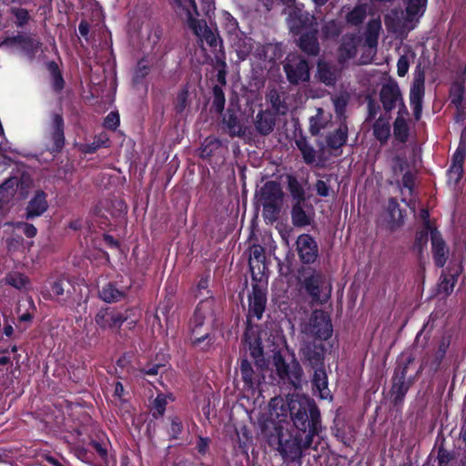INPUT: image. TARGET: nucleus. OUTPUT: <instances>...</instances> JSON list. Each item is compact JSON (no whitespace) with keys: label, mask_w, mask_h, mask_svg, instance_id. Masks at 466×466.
Returning <instances> with one entry per match:
<instances>
[{"label":"nucleus","mask_w":466,"mask_h":466,"mask_svg":"<svg viewBox=\"0 0 466 466\" xmlns=\"http://www.w3.org/2000/svg\"><path fill=\"white\" fill-rule=\"evenodd\" d=\"M176 15L187 25L201 42H206L210 47L220 46L219 37L208 26L206 18L215 10L214 0H168Z\"/></svg>","instance_id":"1"},{"label":"nucleus","mask_w":466,"mask_h":466,"mask_svg":"<svg viewBox=\"0 0 466 466\" xmlns=\"http://www.w3.org/2000/svg\"><path fill=\"white\" fill-rule=\"evenodd\" d=\"M288 406L294 427L306 433L305 446H311L313 438L322 430L318 406L313 400L303 395L291 396Z\"/></svg>","instance_id":"2"},{"label":"nucleus","mask_w":466,"mask_h":466,"mask_svg":"<svg viewBox=\"0 0 466 466\" xmlns=\"http://www.w3.org/2000/svg\"><path fill=\"white\" fill-rule=\"evenodd\" d=\"M267 298L263 288L256 284L252 287V292L248 295V314L247 318L248 327L244 334L245 347L250 352L257 363L263 360V349L261 345V334L258 327L251 325L252 318L260 319L265 310Z\"/></svg>","instance_id":"3"},{"label":"nucleus","mask_w":466,"mask_h":466,"mask_svg":"<svg viewBox=\"0 0 466 466\" xmlns=\"http://www.w3.org/2000/svg\"><path fill=\"white\" fill-rule=\"evenodd\" d=\"M213 318V308L211 300L201 301L193 315L190 322L191 340L195 347L201 350H208L212 342L209 334L210 325Z\"/></svg>","instance_id":"4"},{"label":"nucleus","mask_w":466,"mask_h":466,"mask_svg":"<svg viewBox=\"0 0 466 466\" xmlns=\"http://www.w3.org/2000/svg\"><path fill=\"white\" fill-rule=\"evenodd\" d=\"M276 434L268 438L269 445H278V451L283 458L284 462L289 466H301V459L303 457V450H307L311 446H305V438L300 433L290 436L284 441H281L279 431L275 428Z\"/></svg>","instance_id":"5"},{"label":"nucleus","mask_w":466,"mask_h":466,"mask_svg":"<svg viewBox=\"0 0 466 466\" xmlns=\"http://www.w3.org/2000/svg\"><path fill=\"white\" fill-rule=\"evenodd\" d=\"M283 193L280 185L275 181H268L260 188L258 201L263 207V218L274 222L277 220L282 204Z\"/></svg>","instance_id":"6"},{"label":"nucleus","mask_w":466,"mask_h":466,"mask_svg":"<svg viewBox=\"0 0 466 466\" xmlns=\"http://www.w3.org/2000/svg\"><path fill=\"white\" fill-rule=\"evenodd\" d=\"M287 5V23L293 34L299 35L316 27V18L304 9L303 4L288 0Z\"/></svg>","instance_id":"7"},{"label":"nucleus","mask_w":466,"mask_h":466,"mask_svg":"<svg viewBox=\"0 0 466 466\" xmlns=\"http://www.w3.org/2000/svg\"><path fill=\"white\" fill-rule=\"evenodd\" d=\"M412 361L413 359L409 357L405 361H400L395 369L394 375L392 377V387L390 390L394 405H399L402 402L412 383L410 379H407V370Z\"/></svg>","instance_id":"8"},{"label":"nucleus","mask_w":466,"mask_h":466,"mask_svg":"<svg viewBox=\"0 0 466 466\" xmlns=\"http://www.w3.org/2000/svg\"><path fill=\"white\" fill-rule=\"evenodd\" d=\"M384 24L389 32L405 35L416 27L418 21L410 17L406 10L392 8L384 15Z\"/></svg>","instance_id":"9"},{"label":"nucleus","mask_w":466,"mask_h":466,"mask_svg":"<svg viewBox=\"0 0 466 466\" xmlns=\"http://www.w3.org/2000/svg\"><path fill=\"white\" fill-rule=\"evenodd\" d=\"M332 325L329 315L323 310H315L311 314L303 332L320 340H327L332 335Z\"/></svg>","instance_id":"10"},{"label":"nucleus","mask_w":466,"mask_h":466,"mask_svg":"<svg viewBox=\"0 0 466 466\" xmlns=\"http://www.w3.org/2000/svg\"><path fill=\"white\" fill-rule=\"evenodd\" d=\"M304 287L313 300L325 303L330 297L331 285L324 275L319 272H312L304 279Z\"/></svg>","instance_id":"11"},{"label":"nucleus","mask_w":466,"mask_h":466,"mask_svg":"<svg viewBox=\"0 0 466 466\" xmlns=\"http://www.w3.org/2000/svg\"><path fill=\"white\" fill-rule=\"evenodd\" d=\"M283 67L287 78L291 84L298 85L309 80L308 62L298 55H289Z\"/></svg>","instance_id":"12"},{"label":"nucleus","mask_w":466,"mask_h":466,"mask_svg":"<svg viewBox=\"0 0 466 466\" xmlns=\"http://www.w3.org/2000/svg\"><path fill=\"white\" fill-rule=\"evenodd\" d=\"M273 364L281 380H288L294 387H298L302 371L297 362H294L290 366L285 361L283 356L279 352H277L273 355Z\"/></svg>","instance_id":"13"},{"label":"nucleus","mask_w":466,"mask_h":466,"mask_svg":"<svg viewBox=\"0 0 466 466\" xmlns=\"http://www.w3.org/2000/svg\"><path fill=\"white\" fill-rule=\"evenodd\" d=\"M424 91V72L417 69L410 91V106L416 120H419L421 116Z\"/></svg>","instance_id":"14"},{"label":"nucleus","mask_w":466,"mask_h":466,"mask_svg":"<svg viewBox=\"0 0 466 466\" xmlns=\"http://www.w3.org/2000/svg\"><path fill=\"white\" fill-rule=\"evenodd\" d=\"M128 316L112 308L101 309L95 317L96 325L103 329H119Z\"/></svg>","instance_id":"15"},{"label":"nucleus","mask_w":466,"mask_h":466,"mask_svg":"<svg viewBox=\"0 0 466 466\" xmlns=\"http://www.w3.org/2000/svg\"><path fill=\"white\" fill-rule=\"evenodd\" d=\"M296 245L298 255L303 263L309 264L316 260L319 249L316 241L309 234L299 236Z\"/></svg>","instance_id":"16"},{"label":"nucleus","mask_w":466,"mask_h":466,"mask_svg":"<svg viewBox=\"0 0 466 466\" xmlns=\"http://www.w3.org/2000/svg\"><path fill=\"white\" fill-rule=\"evenodd\" d=\"M299 352L303 361L308 362L312 369L323 367L325 349L322 344L305 342Z\"/></svg>","instance_id":"17"},{"label":"nucleus","mask_w":466,"mask_h":466,"mask_svg":"<svg viewBox=\"0 0 466 466\" xmlns=\"http://www.w3.org/2000/svg\"><path fill=\"white\" fill-rule=\"evenodd\" d=\"M47 138L50 140L48 149L51 151H59L65 144L64 137V120L62 116L54 114L52 121L47 131Z\"/></svg>","instance_id":"18"},{"label":"nucleus","mask_w":466,"mask_h":466,"mask_svg":"<svg viewBox=\"0 0 466 466\" xmlns=\"http://www.w3.org/2000/svg\"><path fill=\"white\" fill-rule=\"evenodd\" d=\"M431 253L435 265L442 268L449 258V248L437 229L431 231Z\"/></svg>","instance_id":"19"},{"label":"nucleus","mask_w":466,"mask_h":466,"mask_svg":"<svg viewBox=\"0 0 466 466\" xmlns=\"http://www.w3.org/2000/svg\"><path fill=\"white\" fill-rule=\"evenodd\" d=\"M380 100L386 112L393 110L402 100L400 90L397 84H385L380 92Z\"/></svg>","instance_id":"20"},{"label":"nucleus","mask_w":466,"mask_h":466,"mask_svg":"<svg viewBox=\"0 0 466 466\" xmlns=\"http://www.w3.org/2000/svg\"><path fill=\"white\" fill-rule=\"evenodd\" d=\"M239 371L244 382L245 390H255V388L261 383L262 380H264V376H262L258 370H255L247 360H241Z\"/></svg>","instance_id":"21"},{"label":"nucleus","mask_w":466,"mask_h":466,"mask_svg":"<svg viewBox=\"0 0 466 466\" xmlns=\"http://www.w3.org/2000/svg\"><path fill=\"white\" fill-rule=\"evenodd\" d=\"M48 208L46 194L43 190H38L28 202L25 208V218L32 219L40 217Z\"/></svg>","instance_id":"22"},{"label":"nucleus","mask_w":466,"mask_h":466,"mask_svg":"<svg viewBox=\"0 0 466 466\" xmlns=\"http://www.w3.org/2000/svg\"><path fill=\"white\" fill-rule=\"evenodd\" d=\"M466 157V148L459 146L452 156L451 165L448 170L450 181L457 183L461 180L463 174V163Z\"/></svg>","instance_id":"23"},{"label":"nucleus","mask_w":466,"mask_h":466,"mask_svg":"<svg viewBox=\"0 0 466 466\" xmlns=\"http://www.w3.org/2000/svg\"><path fill=\"white\" fill-rule=\"evenodd\" d=\"M317 28H312L304 33L299 39V46L300 49L310 56L318 55L319 51V46L317 38Z\"/></svg>","instance_id":"24"},{"label":"nucleus","mask_w":466,"mask_h":466,"mask_svg":"<svg viewBox=\"0 0 466 466\" xmlns=\"http://www.w3.org/2000/svg\"><path fill=\"white\" fill-rule=\"evenodd\" d=\"M328 376L323 367L314 369L312 378L313 390L321 399H328L330 397V390H329Z\"/></svg>","instance_id":"25"},{"label":"nucleus","mask_w":466,"mask_h":466,"mask_svg":"<svg viewBox=\"0 0 466 466\" xmlns=\"http://www.w3.org/2000/svg\"><path fill=\"white\" fill-rule=\"evenodd\" d=\"M317 76L326 86H334L339 76V70L335 66L319 62Z\"/></svg>","instance_id":"26"},{"label":"nucleus","mask_w":466,"mask_h":466,"mask_svg":"<svg viewBox=\"0 0 466 466\" xmlns=\"http://www.w3.org/2000/svg\"><path fill=\"white\" fill-rule=\"evenodd\" d=\"M4 281L5 284L12 286L20 291H28L32 289L28 277L18 271L8 272L5 276Z\"/></svg>","instance_id":"27"},{"label":"nucleus","mask_w":466,"mask_h":466,"mask_svg":"<svg viewBox=\"0 0 466 466\" xmlns=\"http://www.w3.org/2000/svg\"><path fill=\"white\" fill-rule=\"evenodd\" d=\"M330 115L322 108L317 109V114L309 118V132L313 136H318L320 131L327 127L330 122Z\"/></svg>","instance_id":"28"},{"label":"nucleus","mask_w":466,"mask_h":466,"mask_svg":"<svg viewBox=\"0 0 466 466\" xmlns=\"http://www.w3.org/2000/svg\"><path fill=\"white\" fill-rule=\"evenodd\" d=\"M275 126V117L268 111H261L256 116L255 127L261 135L269 134Z\"/></svg>","instance_id":"29"},{"label":"nucleus","mask_w":466,"mask_h":466,"mask_svg":"<svg viewBox=\"0 0 466 466\" xmlns=\"http://www.w3.org/2000/svg\"><path fill=\"white\" fill-rule=\"evenodd\" d=\"M387 216V220L391 229H395L402 225V211L400 210L398 202L393 198H390L388 202Z\"/></svg>","instance_id":"30"},{"label":"nucleus","mask_w":466,"mask_h":466,"mask_svg":"<svg viewBox=\"0 0 466 466\" xmlns=\"http://www.w3.org/2000/svg\"><path fill=\"white\" fill-rule=\"evenodd\" d=\"M380 30L381 22L380 19H372L368 23L365 33V44L369 47L376 48Z\"/></svg>","instance_id":"31"},{"label":"nucleus","mask_w":466,"mask_h":466,"mask_svg":"<svg viewBox=\"0 0 466 466\" xmlns=\"http://www.w3.org/2000/svg\"><path fill=\"white\" fill-rule=\"evenodd\" d=\"M125 292L119 290L114 284L107 283L99 290V298L107 303L117 302L125 298Z\"/></svg>","instance_id":"32"},{"label":"nucleus","mask_w":466,"mask_h":466,"mask_svg":"<svg viewBox=\"0 0 466 466\" xmlns=\"http://www.w3.org/2000/svg\"><path fill=\"white\" fill-rule=\"evenodd\" d=\"M373 134L380 143H386L390 136V120L379 117L373 125Z\"/></svg>","instance_id":"33"},{"label":"nucleus","mask_w":466,"mask_h":466,"mask_svg":"<svg viewBox=\"0 0 466 466\" xmlns=\"http://www.w3.org/2000/svg\"><path fill=\"white\" fill-rule=\"evenodd\" d=\"M348 128L346 126H340L335 132L327 137V144L332 149L340 148L347 141Z\"/></svg>","instance_id":"34"},{"label":"nucleus","mask_w":466,"mask_h":466,"mask_svg":"<svg viewBox=\"0 0 466 466\" xmlns=\"http://www.w3.org/2000/svg\"><path fill=\"white\" fill-rule=\"evenodd\" d=\"M291 219L296 227H305L311 222L310 216L304 210L302 204L299 202H297L292 208Z\"/></svg>","instance_id":"35"},{"label":"nucleus","mask_w":466,"mask_h":466,"mask_svg":"<svg viewBox=\"0 0 466 466\" xmlns=\"http://www.w3.org/2000/svg\"><path fill=\"white\" fill-rule=\"evenodd\" d=\"M296 146L299 149L306 164L312 165L316 163V150L308 143L305 137L296 139Z\"/></svg>","instance_id":"36"},{"label":"nucleus","mask_w":466,"mask_h":466,"mask_svg":"<svg viewBox=\"0 0 466 466\" xmlns=\"http://www.w3.org/2000/svg\"><path fill=\"white\" fill-rule=\"evenodd\" d=\"M406 5V12L418 22L423 15L428 0H403Z\"/></svg>","instance_id":"37"},{"label":"nucleus","mask_w":466,"mask_h":466,"mask_svg":"<svg viewBox=\"0 0 466 466\" xmlns=\"http://www.w3.org/2000/svg\"><path fill=\"white\" fill-rule=\"evenodd\" d=\"M393 135L398 141L405 143L409 138L408 120L397 116L393 122Z\"/></svg>","instance_id":"38"},{"label":"nucleus","mask_w":466,"mask_h":466,"mask_svg":"<svg viewBox=\"0 0 466 466\" xmlns=\"http://www.w3.org/2000/svg\"><path fill=\"white\" fill-rule=\"evenodd\" d=\"M20 183L23 184L22 179L16 177H10L0 185V195L6 197V198H12Z\"/></svg>","instance_id":"39"},{"label":"nucleus","mask_w":466,"mask_h":466,"mask_svg":"<svg viewBox=\"0 0 466 466\" xmlns=\"http://www.w3.org/2000/svg\"><path fill=\"white\" fill-rule=\"evenodd\" d=\"M144 34L147 35V46L153 48L160 40V37L162 35V30L157 25L147 24L145 25L141 32L142 36L144 35Z\"/></svg>","instance_id":"40"},{"label":"nucleus","mask_w":466,"mask_h":466,"mask_svg":"<svg viewBox=\"0 0 466 466\" xmlns=\"http://www.w3.org/2000/svg\"><path fill=\"white\" fill-rule=\"evenodd\" d=\"M464 95V85L462 82L456 81L454 82L450 89V98L451 103L456 106L457 109H460L462 106Z\"/></svg>","instance_id":"41"},{"label":"nucleus","mask_w":466,"mask_h":466,"mask_svg":"<svg viewBox=\"0 0 466 466\" xmlns=\"http://www.w3.org/2000/svg\"><path fill=\"white\" fill-rule=\"evenodd\" d=\"M457 279L453 275H446L442 273L440 278V282L438 284V291L441 294H444L445 296L450 295L455 286Z\"/></svg>","instance_id":"42"},{"label":"nucleus","mask_w":466,"mask_h":466,"mask_svg":"<svg viewBox=\"0 0 466 466\" xmlns=\"http://www.w3.org/2000/svg\"><path fill=\"white\" fill-rule=\"evenodd\" d=\"M356 45L353 38L344 39L339 48V61L343 62L351 57L356 54Z\"/></svg>","instance_id":"43"},{"label":"nucleus","mask_w":466,"mask_h":466,"mask_svg":"<svg viewBox=\"0 0 466 466\" xmlns=\"http://www.w3.org/2000/svg\"><path fill=\"white\" fill-rule=\"evenodd\" d=\"M72 284L66 279H59L52 285V291L55 295L61 297L65 294H70Z\"/></svg>","instance_id":"44"},{"label":"nucleus","mask_w":466,"mask_h":466,"mask_svg":"<svg viewBox=\"0 0 466 466\" xmlns=\"http://www.w3.org/2000/svg\"><path fill=\"white\" fill-rule=\"evenodd\" d=\"M366 17V9L363 6H356L347 15L348 23L358 25L361 24Z\"/></svg>","instance_id":"45"},{"label":"nucleus","mask_w":466,"mask_h":466,"mask_svg":"<svg viewBox=\"0 0 466 466\" xmlns=\"http://www.w3.org/2000/svg\"><path fill=\"white\" fill-rule=\"evenodd\" d=\"M267 100L271 104L272 107L278 112L284 113L287 106L284 105L279 93L272 89L267 95Z\"/></svg>","instance_id":"46"},{"label":"nucleus","mask_w":466,"mask_h":466,"mask_svg":"<svg viewBox=\"0 0 466 466\" xmlns=\"http://www.w3.org/2000/svg\"><path fill=\"white\" fill-rule=\"evenodd\" d=\"M190 104L188 99V90L184 86L177 94L175 102V108L177 113H182Z\"/></svg>","instance_id":"47"},{"label":"nucleus","mask_w":466,"mask_h":466,"mask_svg":"<svg viewBox=\"0 0 466 466\" xmlns=\"http://www.w3.org/2000/svg\"><path fill=\"white\" fill-rule=\"evenodd\" d=\"M167 404V401L166 397L161 394L157 395L152 403V407H151L152 415L155 418L161 417L166 410Z\"/></svg>","instance_id":"48"},{"label":"nucleus","mask_w":466,"mask_h":466,"mask_svg":"<svg viewBox=\"0 0 466 466\" xmlns=\"http://www.w3.org/2000/svg\"><path fill=\"white\" fill-rule=\"evenodd\" d=\"M415 54L413 52H410V56L402 55L397 62V73L398 76L403 77L409 71L410 58L413 59Z\"/></svg>","instance_id":"49"},{"label":"nucleus","mask_w":466,"mask_h":466,"mask_svg":"<svg viewBox=\"0 0 466 466\" xmlns=\"http://www.w3.org/2000/svg\"><path fill=\"white\" fill-rule=\"evenodd\" d=\"M213 107L218 113H221L225 106V96L222 88L218 86L213 87Z\"/></svg>","instance_id":"50"},{"label":"nucleus","mask_w":466,"mask_h":466,"mask_svg":"<svg viewBox=\"0 0 466 466\" xmlns=\"http://www.w3.org/2000/svg\"><path fill=\"white\" fill-rule=\"evenodd\" d=\"M401 186V193L403 196H410L412 194L414 187V175L411 172H404V174L402 175Z\"/></svg>","instance_id":"51"},{"label":"nucleus","mask_w":466,"mask_h":466,"mask_svg":"<svg viewBox=\"0 0 466 466\" xmlns=\"http://www.w3.org/2000/svg\"><path fill=\"white\" fill-rule=\"evenodd\" d=\"M91 447L94 452L97 455V457L101 460V466H108L109 465V456L106 447H104L101 443L97 441H94L91 443Z\"/></svg>","instance_id":"52"},{"label":"nucleus","mask_w":466,"mask_h":466,"mask_svg":"<svg viewBox=\"0 0 466 466\" xmlns=\"http://www.w3.org/2000/svg\"><path fill=\"white\" fill-rule=\"evenodd\" d=\"M408 168V163L404 157H395L392 160V172L398 180L400 175H403Z\"/></svg>","instance_id":"53"},{"label":"nucleus","mask_w":466,"mask_h":466,"mask_svg":"<svg viewBox=\"0 0 466 466\" xmlns=\"http://www.w3.org/2000/svg\"><path fill=\"white\" fill-rule=\"evenodd\" d=\"M322 32L327 37L338 36L340 33V26L334 20H331L324 25Z\"/></svg>","instance_id":"54"},{"label":"nucleus","mask_w":466,"mask_h":466,"mask_svg":"<svg viewBox=\"0 0 466 466\" xmlns=\"http://www.w3.org/2000/svg\"><path fill=\"white\" fill-rule=\"evenodd\" d=\"M289 189L292 197L298 200L297 202L302 204L305 199V193L301 186L297 181H293L289 183Z\"/></svg>","instance_id":"55"},{"label":"nucleus","mask_w":466,"mask_h":466,"mask_svg":"<svg viewBox=\"0 0 466 466\" xmlns=\"http://www.w3.org/2000/svg\"><path fill=\"white\" fill-rule=\"evenodd\" d=\"M434 228H427L425 230H421L420 232H418L416 234V243H415V247L419 248V251L420 252H422V249H423V247L427 244L428 242V234H429V231L431 232V230H433Z\"/></svg>","instance_id":"56"},{"label":"nucleus","mask_w":466,"mask_h":466,"mask_svg":"<svg viewBox=\"0 0 466 466\" xmlns=\"http://www.w3.org/2000/svg\"><path fill=\"white\" fill-rule=\"evenodd\" d=\"M183 425L182 421L178 417H173L171 419V425L169 430V434L171 438L177 439L178 435L182 432Z\"/></svg>","instance_id":"57"},{"label":"nucleus","mask_w":466,"mask_h":466,"mask_svg":"<svg viewBox=\"0 0 466 466\" xmlns=\"http://www.w3.org/2000/svg\"><path fill=\"white\" fill-rule=\"evenodd\" d=\"M148 74V66L144 60H140L134 72V80L139 81Z\"/></svg>","instance_id":"58"},{"label":"nucleus","mask_w":466,"mask_h":466,"mask_svg":"<svg viewBox=\"0 0 466 466\" xmlns=\"http://www.w3.org/2000/svg\"><path fill=\"white\" fill-rule=\"evenodd\" d=\"M227 126L228 127L229 133L231 136H240L241 127L238 125L237 117L234 116H229L228 119L227 120Z\"/></svg>","instance_id":"59"},{"label":"nucleus","mask_w":466,"mask_h":466,"mask_svg":"<svg viewBox=\"0 0 466 466\" xmlns=\"http://www.w3.org/2000/svg\"><path fill=\"white\" fill-rule=\"evenodd\" d=\"M16 228L23 232L27 238L35 237L37 232L34 225L25 222L17 223Z\"/></svg>","instance_id":"60"},{"label":"nucleus","mask_w":466,"mask_h":466,"mask_svg":"<svg viewBox=\"0 0 466 466\" xmlns=\"http://www.w3.org/2000/svg\"><path fill=\"white\" fill-rule=\"evenodd\" d=\"M264 249L260 246H254L249 255V265L252 268V261L261 262L264 259Z\"/></svg>","instance_id":"61"},{"label":"nucleus","mask_w":466,"mask_h":466,"mask_svg":"<svg viewBox=\"0 0 466 466\" xmlns=\"http://www.w3.org/2000/svg\"><path fill=\"white\" fill-rule=\"evenodd\" d=\"M317 194L320 197H328L329 195L330 187L324 180H318L315 184Z\"/></svg>","instance_id":"62"},{"label":"nucleus","mask_w":466,"mask_h":466,"mask_svg":"<svg viewBox=\"0 0 466 466\" xmlns=\"http://www.w3.org/2000/svg\"><path fill=\"white\" fill-rule=\"evenodd\" d=\"M164 370H165V365L154 364V365L148 366L147 368H144L143 372L147 375L156 376V375L162 373V371Z\"/></svg>","instance_id":"63"},{"label":"nucleus","mask_w":466,"mask_h":466,"mask_svg":"<svg viewBox=\"0 0 466 466\" xmlns=\"http://www.w3.org/2000/svg\"><path fill=\"white\" fill-rule=\"evenodd\" d=\"M119 124L118 115L111 112L105 119V125L109 128H116Z\"/></svg>","instance_id":"64"}]
</instances>
